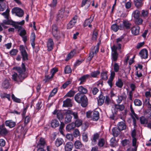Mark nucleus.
I'll list each match as a JSON object with an SVG mask.
<instances>
[{"instance_id": "nucleus-1", "label": "nucleus", "mask_w": 151, "mask_h": 151, "mask_svg": "<svg viewBox=\"0 0 151 151\" xmlns=\"http://www.w3.org/2000/svg\"><path fill=\"white\" fill-rule=\"evenodd\" d=\"M13 69L17 71L19 74L14 73L12 76V78L15 81H17L18 78L20 80H24L27 76L28 73L26 72V68L24 63H22L21 67L15 66Z\"/></svg>"}, {"instance_id": "nucleus-2", "label": "nucleus", "mask_w": 151, "mask_h": 151, "mask_svg": "<svg viewBox=\"0 0 151 151\" xmlns=\"http://www.w3.org/2000/svg\"><path fill=\"white\" fill-rule=\"evenodd\" d=\"M74 99L77 102L81 104L83 107H86L88 105V99L85 95L78 93L75 95Z\"/></svg>"}, {"instance_id": "nucleus-3", "label": "nucleus", "mask_w": 151, "mask_h": 151, "mask_svg": "<svg viewBox=\"0 0 151 151\" xmlns=\"http://www.w3.org/2000/svg\"><path fill=\"white\" fill-rule=\"evenodd\" d=\"M86 114L88 118H91L94 121H97L99 118V112L96 110H94L92 111H88L86 112Z\"/></svg>"}, {"instance_id": "nucleus-4", "label": "nucleus", "mask_w": 151, "mask_h": 151, "mask_svg": "<svg viewBox=\"0 0 151 151\" xmlns=\"http://www.w3.org/2000/svg\"><path fill=\"white\" fill-rule=\"evenodd\" d=\"M68 11H65L64 9H61L58 12V14L57 16V20H63L68 16Z\"/></svg>"}, {"instance_id": "nucleus-5", "label": "nucleus", "mask_w": 151, "mask_h": 151, "mask_svg": "<svg viewBox=\"0 0 151 151\" xmlns=\"http://www.w3.org/2000/svg\"><path fill=\"white\" fill-rule=\"evenodd\" d=\"M19 50L22 57L23 60H28V54L25 49L23 45L20 46Z\"/></svg>"}, {"instance_id": "nucleus-6", "label": "nucleus", "mask_w": 151, "mask_h": 151, "mask_svg": "<svg viewBox=\"0 0 151 151\" xmlns=\"http://www.w3.org/2000/svg\"><path fill=\"white\" fill-rule=\"evenodd\" d=\"M12 14H15L16 15L19 17H22L24 14L23 10L18 7L13 8L12 10Z\"/></svg>"}, {"instance_id": "nucleus-7", "label": "nucleus", "mask_w": 151, "mask_h": 151, "mask_svg": "<svg viewBox=\"0 0 151 151\" xmlns=\"http://www.w3.org/2000/svg\"><path fill=\"white\" fill-rule=\"evenodd\" d=\"M131 24L127 20H123L122 24H120L119 25L120 29L122 30L124 29H129L130 28Z\"/></svg>"}, {"instance_id": "nucleus-8", "label": "nucleus", "mask_w": 151, "mask_h": 151, "mask_svg": "<svg viewBox=\"0 0 151 151\" xmlns=\"http://www.w3.org/2000/svg\"><path fill=\"white\" fill-rule=\"evenodd\" d=\"M99 44L98 43L96 46H92L91 48V51L89 54V56L93 58L94 53L96 54L99 51Z\"/></svg>"}, {"instance_id": "nucleus-9", "label": "nucleus", "mask_w": 151, "mask_h": 151, "mask_svg": "<svg viewBox=\"0 0 151 151\" xmlns=\"http://www.w3.org/2000/svg\"><path fill=\"white\" fill-rule=\"evenodd\" d=\"M46 146V144L45 139L41 137L37 143V148H44Z\"/></svg>"}, {"instance_id": "nucleus-10", "label": "nucleus", "mask_w": 151, "mask_h": 151, "mask_svg": "<svg viewBox=\"0 0 151 151\" xmlns=\"http://www.w3.org/2000/svg\"><path fill=\"white\" fill-rule=\"evenodd\" d=\"M8 132L9 131L5 127L4 124L0 125V137L6 135Z\"/></svg>"}, {"instance_id": "nucleus-11", "label": "nucleus", "mask_w": 151, "mask_h": 151, "mask_svg": "<svg viewBox=\"0 0 151 151\" xmlns=\"http://www.w3.org/2000/svg\"><path fill=\"white\" fill-rule=\"evenodd\" d=\"M90 78L91 76L89 74H86L82 76L78 79V81H80L79 85L84 84L87 79Z\"/></svg>"}, {"instance_id": "nucleus-12", "label": "nucleus", "mask_w": 151, "mask_h": 151, "mask_svg": "<svg viewBox=\"0 0 151 151\" xmlns=\"http://www.w3.org/2000/svg\"><path fill=\"white\" fill-rule=\"evenodd\" d=\"M70 112H69L68 110L65 111L64 113V115L65 116V124H68L71 122L72 117L70 114Z\"/></svg>"}, {"instance_id": "nucleus-13", "label": "nucleus", "mask_w": 151, "mask_h": 151, "mask_svg": "<svg viewBox=\"0 0 151 151\" xmlns=\"http://www.w3.org/2000/svg\"><path fill=\"white\" fill-rule=\"evenodd\" d=\"M54 115H56V117L60 122L63 118V114L62 112L58 110L55 109L52 112Z\"/></svg>"}, {"instance_id": "nucleus-14", "label": "nucleus", "mask_w": 151, "mask_h": 151, "mask_svg": "<svg viewBox=\"0 0 151 151\" xmlns=\"http://www.w3.org/2000/svg\"><path fill=\"white\" fill-rule=\"evenodd\" d=\"M139 30L140 27L137 25L134 26L131 28V31L132 34L135 36L139 35Z\"/></svg>"}, {"instance_id": "nucleus-15", "label": "nucleus", "mask_w": 151, "mask_h": 151, "mask_svg": "<svg viewBox=\"0 0 151 151\" xmlns=\"http://www.w3.org/2000/svg\"><path fill=\"white\" fill-rule=\"evenodd\" d=\"M99 135L100 134L99 133H96L92 136L91 138L92 144L95 145L96 143L97 140L99 139Z\"/></svg>"}, {"instance_id": "nucleus-16", "label": "nucleus", "mask_w": 151, "mask_h": 151, "mask_svg": "<svg viewBox=\"0 0 151 151\" xmlns=\"http://www.w3.org/2000/svg\"><path fill=\"white\" fill-rule=\"evenodd\" d=\"M139 54L142 59H146L148 57V51L146 49H143L141 50Z\"/></svg>"}, {"instance_id": "nucleus-17", "label": "nucleus", "mask_w": 151, "mask_h": 151, "mask_svg": "<svg viewBox=\"0 0 151 151\" xmlns=\"http://www.w3.org/2000/svg\"><path fill=\"white\" fill-rule=\"evenodd\" d=\"M91 16L90 17V18L86 19L84 21L83 24L84 27H85L88 26L89 27H91L92 25L91 24L93 21L94 18V16L92 18Z\"/></svg>"}, {"instance_id": "nucleus-18", "label": "nucleus", "mask_w": 151, "mask_h": 151, "mask_svg": "<svg viewBox=\"0 0 151 151\" xmlns=\"http://www.w3.org/2000/svg\"><path fill=\"white\" fill-rule=\"evenodd\" d=\"M73 143L70 142H67L64 146L65 151H71L73 148Z\"/></svg>"}, {"instance_id": "nucleus-19", "label": "nucleus", "mask_w": 151, "mask_h": 151, "mask_svg": "<svg viewBox=\"0 0 151 151\" xmlns=\"http://www.w3.org/2000/svg\"><path fill=\"white\" fill-rule=\"evenodd\" d=\"M54 45V43L52 39L49 38L48 39L47 43V50L48 51L52 50L53 49Z\"/></svg>"}, {"instance_id": "nucleus-20", "label": "nucleus", "mask_w": 151, "mask_h": 151, "mask_svg": "<svg viewBox=\"0 0 151 151\" xmlns=\"http://www.w3.org/2000/svg\"><path fill=\"white\" fill-rule=\"evenodd\" d=\"M5 124L6 126L10 128H12L15 126L16 123L12 120H9L6 121Z\"/></svg>"}, {"instance_id": "nucleus-21", "label": "nucleus", "mask_w": 151, "mask_h": 151, "mask_svg": "<svg viewBox=\"0 0 151 151\" xmlns=\"http://www.w3.org/2000/svg\"><path fill=\"white\" fill-rule=\"evenodd\" d=\"M50 125L52 127L55 128L58 127L60 125V124L57 119H54L51 120Z\"/></svg>"}, {"instance_id": "nucleus-22", "label": "nucleus", "mask_w": 151, "mask_h": 151, "mask_svg": "<svg viewBox=\"0 0 151 151\" xmlns=\"http://www.w3.org/2000/svg\"><path fill=\"white\" fill-rule=\"evenodd\" d=\"M72 106L71 100L69 98L63 101V106L65 107H71Z\"/></svg>"}, {"instance_id": "nucleus-23", "label": "nucleus", "mask_w": 151, "mask_h": 151, "mask_svg": "<svg viewBox=\"0 0 151 151\" xmlns=\"http://www.w3.org/2000/svg\"><path fill=\"white\" fill-rule=\"evenodd\" d=\"M117 128L121 131L125 130L126 129L127 126L125 123L123 122H119L117 125Z\"/></svg>"}, {"instance_id": "nucleus-24", "label": "nucleus", "mask_w": 151, "mask_h": 151, "mask_svg": "<svg viewBox=\"0 0 151 151\" xmlns=\"http://www.w3.org/2000/svg\"><path fill=\"white\" fill-rule=\"evenodd\" d=\"M127 96L124 92L122 93L121 95H119L118 96V99L116 100L118 104L120 103L123 100H125Z\"/></svg>"}, {"instance_id": "nucleus-25", "label": "nucleus", "mask_w": 151, "mask_h": 151, "mask_svg": "<svg viewBox=\"0 0 151 151\" xmlns=\"http://www.w3.org/2000/svg\"><path fill=\"white\" fill-rule=\"evenodd\" d=\"M78 90L79 91L78 93H80L84 95L86 94L88 91L86 88L82 86H79L78 87Z\"/></svg>"}, {"instance_id": "nucleus-26", "label": "nucleus", "mask_w": 151, "mask_h": 151, "mask_svg": "<svg viewBox=\"0 0 151 151\" xmlns=\"http://www.w3.org/2000/svg\"><path fill=\"white\" fill-rule=\"evenodd\" d=\"M112 134L114 137H117L120 134L121 131L118 128L115 127L112 128Z\"/></svg>"}, {"instance_id": "nucleus-27", "label": "nucleus", "mask_w": 151, "mask_h": 151, "mask_svg": "<svg viewBox=\"0 0 151 151\" xmlns=\"http://www.w3.org/2000/svg\"><path fill=\"white\" fill-rule=\"evenodd\" d=\"M75 147L77 149H80L83 147V145L79 140H76L74 143Z\"/></svg>"}, {"instance_id": "nucleus-28", "label": "nucleus", "mask_w": 151, "mask_h": 151, "mask_svg": "<svg viewBox=\"0 0 151 151\" xmlns=\"http://www.w3.org/2000/svg\"><path fill=\"white\" fill-rule=\"evenodd\" d=\"M107 143L106 141L104 138H101L99 140L98 145L99 147H103Z\"/></svg>"}, {"instance_id": "nucleus-29", "label": "nucleus", "mask_w": 151, "mask_h": 151, "mask_svg": "<svg viewBox=\"0 0 151 151\" xmlns=\"http://www.w3.org/2000/svg\"><path fill=\"white\" fill-rule=\"evenodd\" d=\"M105 98V97L102 94L100 95L98 100V104L99 106H101L102 105L104 102Z\"/></svg>"}, {"instance_id": "nucleus-30", "label": "nucleus", "mask_w": 151, "mask_h": 151, "mask_svg": "<svg viewBox=\"0 0 151 151\" xmlns=\"http://www.w3.org/2000/svg\"><path fill=\"white\" fill-rule=\"evenodd\" d=\"M30 42L31 45L33 48L35 47V35L34 32L31 33V36Z\"/></svg>"}, {"instance_id": "nucleus-31", "label": "nucleus", "mask_w": 151, "mask_h": 151, "mask_svg": "<svg viewBox=\"0 0 151 151\" xmlns=\"http://www.w3.org/2000/svg\"><path fill=\"white\" fill-rule=\"evenodd\" d=\"M108 72L106 71H103L101 73V79L104 81H106L108 78L107 73Z\"/></svg>"}, {"instance_id": "nucleus-32", "label": "nucleus", "mask_w": 151, "mask_h": 151, "mask_svg": "<svg viewBox=\"0 0 151 151\" xmlns=\"http://www.w3.org/2000/svg\"><path fill=\"white\" fill-rule=\"evenodd\" d=\"M143 0H135L134 1V5L137 8L141 7L143 4Z\"/></svg>"}, {"instance_id": "nucleus-33", "label": "nucleus", "mask_w": 151, "mask_h": 151, "mask_svg": "<svg viewBox=\"0 0 151 151\" xmlns=\"http://www.w3.org/2000/svg\"><path fill=\"white\" fill-rule=\"evenodd\" d=\"M76 52V50L75 49H73V50L71 51L67 55V56L65 59V61H68L69 60L72 58Z\"/></svg>"}, {"instance_id": "nucleus-34", "label": "nucleus", "mask_w": 151, "mask_h": 151, "mask_svg": "<svg viewBox=\"0 0 151 151\" xmlns=\"http://www.w3.org/2000/svg\"><path fill=\"white\" fill-rule=\"evenodd\" d=\"M131 115L133 119V125L134 126H136V119H138V116L134 113V112L131 114Z\"/></svg>"}, {"instance_id": "nucleus-35", "label": "nucleus", "mask_w": 151, "mask_h": 151, "mask_svg": "<svg viewBox=\"0 0 151 151\" xmlns=\"http://www.w3.org/2000/svg\"><path fill=\"white\" fill-rule=\"evenodd\" d=\"M137 139L136 138H133L132 141V146L134 148H132V151H137V146L136 145Z\"/></svg>"}, {"instance_id": "nucleus-36", "label": "nucleus", "mask_w": 151, "mask_h": 151, "mask_svg": "<svg viewBox=\"0 0 151 151\" xmlns=\"http://www.w3.org/2000/svg\"><path fill=\"white\" fill-rule=\"evenodd\" d=\"M64 141L61 138H57L55 141L56 146L58 147L61 145L63 143Z\"/></svg>"}, {"instance_id": "nucleus-37", "label": "nucleus", "mask_w": 151, "mask_h": 151, "mask_svg": "<svg viewBox=\"0 0 151 151\" xmlns=\"http://www.w3.org/2000/svg\"><path fill=\"white\" fill-rule=\"evenodd\" d=\"M115 85L118 88H122L123 86V83L121 79L118 78L116 82Z\"/></svg>"}, {"instance_id": "nucleus-38", "label": "nucleus", "mask_w": 151, "mask_h": 151, "mask_svg": "<svg viewBox=\"0 0 151 151\" xmlns=\"http://www.w3.org/2000/svg\"><path fill=\"white\" fill-rule=\"evenodd\" d=\"M124 109V106L123 104L119 105L115 104L114 105V109L119 110V111H123Z\"/></svg>"}, {"instance_id": "nucleus-39", "label": "nucleus", "mask_w": 151, "mask_h": 151, "mask_svg": "<svg viewBox=\"0 0 151 151\" xmlns=\"http://www.w3.org/2000/svg\"><path fill=\"white\" fill-rule=\"evenodd\" d=\"M76 127V125L74 124V122H72L71 124H69L67 125L66 129L67 130L70 131L74 129Z\"/></svg>"}, {"instance_id": "nucleus-40", "label": "nucleus", "mask_w": 151, "mask_h": 151, "mask_svg": "<svg viewBox=\"0 0 151 151\" xmlns=\"http://www.w3.org/2000/svg\"><path fill=\"white\" fill-rule=\"evenodd\" d=\"M118 53L117 52L111 53V59L112 61L116 62L117 60Z\"/></svg>"}, {"instance_id": "nucleus-41", "label": "nucleus", "mask_w": 151, "mask_h": 151, "mask_svg": "<svg viewBox=\"0 0 151 151\" xmlns=\"http://www.w3.org/2000/svg\"><path fill=\"white\" fill-rule=\"evenodd\" d=\"M10 10L9 8H7L5 12L2 13L1 15H3L6 19H8L9 17Z\"/></svg>"}, {"instance_id": "nucleus-42", "label": "nucleus", "mask_w": 151, "mask_h": 151, "mask_svg": "<svg viewBox=\"0 0 151 151\" xmlns=\"http://www.w3.org/2000/svg\"><path fill=\"white\" fill-rule=\"evenodd\" d=\"M110 142V145L112 147H114L117 145V142L114 137L112 138Z\"/></svg>"}, {"instance_id": "nucleus-43", "label": "nucleus", "mask_w": 151, "mask_h": 151, "mask_svg": "<svg viewBox=\"0 0 151 151\" xmlns=\"http://www.w3.org/2000/svg\"><path fill=\"white\" fill-rule=\"evenodd\" d=\"M9 83L8 80H5L2 83V86L4 88L7 89L9 86Z\"/></svg>"}, {"instance_id": "nucleus-44", "label": "nucleus", "mask_w": 151, "mask_h": 151, "mask_svg": "<svg viewBox=\"0 0 151 151\" xmlns=\"http://www.w3.org/2000/svg\"><path fill=\"white\" fill-rule=\"evenodd\" d=\"M58 91V89L56 88H54L50 92L48 98V99H50V98L53 96Z\"/></svg>"}, {"instance_id": "nucleus-45", "label": "nucleus", "mask_w": 151, "mask_h": 151, "mask_svg": "<svg viewBox=\"0 0 151 151\" xmlns=\"http://www.w3.org/2000/svg\"><path fill=\"white\" fill-rule=\"evenodd\" d=\"M24 118V125L26 126L31 120V116L28 115Z\"/></svg>"}, {"instance_id": "nucleus-46", "label": "nucleus", "mask_w": 151, "mask_h": 151, "mask_svg": "<svg viewBox=\"0 0 151 151\" xmlns=\"http://www.w3.org/2000/svg\"><path fill=\"white\" fill-rule=\"evenodd\" d=\"M113 71L116 72V73H117L119 71L120 67L118 63H115L113 65Z\"/></svg>"}, {"instance_id": "nucleus-47", "label": "nucleus", "mask_w": 151, "mask_h": 151, "mask_svg": "<svg viewBox=\"0 0 151 151\" xmlns=\"http://www.w3.org/2000/svg\"><path fill=\"white\" fill-rule=\"evenodd\" d=\"M75 119L76 120L75 122H74V124L76 125V127H78L82 125V121L78 119V118Z\"/></svg>"}, {"instance_id": "nucleus-48", "label": "nucleus", "mask_w": 151, "mask_h": 151, "mask_svg": "<svg viewBox=\"0 0 151 151\" xmlns=\"http://www.w3.org/2000/svg\"><path fill=\"white\" fill-rule=\"evenodd\" d=\"M140 121L141 124H146L148 123V120L144 116H142L140 118Z\"/></svg>"}, {"instance_id": "nucleus-49", "label": "nucleus", "mask_w": 151, "mask_h": 151, "mask_svg": "<svg viewBox=\"0 0 151 151\" xmlns=\"http://www.w3.org/2000/svg\"><path fill=\"white\" fill-rule=\"evenodd\" d=\"M100 71L97 70L96 71L92 72L91 73V76L93 78H96L100 74Z\"/></svg>"}, {"instance_id": "nucleus-50", "label": "nucleus", "mask_w": 151, "mask_h": 151, "mask_svg": "<svg viewBox=\"0 0 151 151\" xmlns=\"http://www.w3.org/2000/svg\"><path fill=\"white\" fill-rule=\"evenodd\" d=\"M10 95L9 94H7L6 93H3L1 94V97L2 98H6L9 101H10Z\"/></svg>"}, {"instance_id": "nucleus-51", "label": "nucleus", "mask_w": 151, "mask_h": 151, "mask_svg": "<svg viewBox=\"0 0 151 151\" xmlns=\"http://www.w3.org/2000/svg\"><path fill=\"white\" fill-rule=\"evenodd\" d=\"M64 71L65 74H68L72 72V70L69 65L66 66L64 68Z\"/></svg>"}, {"instance_id": "nucleus-52", "label": "nucleus", "mask_w": 151, "mask_h": 151, "mask_svg": "<svg viewBox=\"0 0 151 151\" xmlns=\"http://www.w3.org/2000/svg\"><path fill=\"white\" fill-rule=\"evenodd\" d=\"M68 111L70 112V115H72L73 116L74 119H77L78 118L77 112H74L70 110H68Z\"/></svg>"}, {"instance_id": "nucleus-53", "label": "nucleus", "mask_w": 151, "mask_h": 151, "mask_svg": "<svg viewBox=\"0 0 151 151\" xmlns=\"http://www.w3.org/2000/svg\"><path fill=\"white\" fill-rule=\"evenodd\" d=\"M98 35L97 30L96 29H95L93 32L92 39L93 40H96L97 39Z\"/></svg>"}, {"instance_id": "nucleus-54", "label": "nucleus", "mask_w": 151, "mask_h": 151, "mask_svg": "<svg viewBox=\"0 0 151 151\" xmlns=\"http://www.w3.org/2000/svg\"><path fill=\"white\" fill-rule=\"evenodd\" d=\"M143 20L139 17L135 19L134 23L136 24L140 25L142 23Z\"/></svg>"}, {"instance_id": "nucleus-55", "label": "nucleus", "mask_w": 151, "mask_h": 151, "mask_svg": "<svg viewBox=\"0 0 151 151\" xmlns=\"http://www.w3.org/2000/svg\"><path fill=\"white\" fill-rule=\"evenodd\" d=\"M42 106V102L41 100L38 101L37 103L36 104L35 108L36 110H39L41 109Z\"/></svg>"}, {"instance_id": "nucleus-56", "label": "nucleus", "mask_w": 151, "mask_h": 151, "mask_svg": "<svg viewBox=\"0 0 151 151\" xmlns=\"http://www.w3.org/2000/svg\"><path fill=\"white\" fill-rule=\"evenodd\" d=\"M140 12L139 10H136L133 13V16L135 19L139 17Z\"/></svg>"}, {"instance_id": "nucleus-57", "label": "nucleus", "mask_w": 151, "mask_h": 151, "mask_svg": "<svg viewBox=\"0 0 151 151\" xmlns=\"http://www.w3.org/2000/svg\"><path fill=\"white\" fill-rule=\"evenodd\" d=\"M134 103L135 106H141L142 104V103L141 101L137 99H135L134 100Z\"/></svg>"}, {"instance_id": "nucleus-58", "label": "nucleus", "mask_w": 151, "mask_h": 151, "mask_svg": "<svg viewBox=\"0 0 151 151\" xmlns=\"http://www.w3.org/2000/svg\"><path fill=\"white\" fill-rule=\"evenodd\" d=\"M18 52V50L16 49H12L9 52V54L11 56L16 55Z\"/></svg>"}, {"instance_id": "nucleus-59", "label": "nucleus", "mask_w": 151, "mask_h": 151, "mask_svg": "<svg viewBox=\"0 0 151 151\" xmlns=\"http://www.w3.org/2000/svg\"><path fill=\"white\" fill-rule=\"evenodd\" d=\"M119 26H118L116 24H114L112 25L111 29L113 31L116 32L119 29Z\"/></svg>"}, {"instance_id": "nucleus-60", "label": "nucleus", "mask_w": 151, "mask_h": 151, "mask_svg": "<svg viewBox=\"0 0 151 151\" xmlns=\"http://www.w3.org/2000/svg\"><path fill=\"white\" fill-rule=\"evenodd\" d=\"M58 31L52 32V34L55 39L57 40L59 39L60 37L58 35Z\"/></svg>"}, {"instance_id": "nucleus-61", "label": "nucleus", "mask_w": 151, "mask_h": 151, "mask_svg": "<svg viewBox=\"0 0 151 151\" xmlns=\"http://www.w3.org/2000/svg\"><path fill=\"white\" fill-rule=\"evenodd\" d=\"M12 98L13 101L15 102L18 103L21 102V100L20 99L15 97L13 94L12 95Z\"/></svg>"}, {"instance_id": "nucleus-62", "label": "nucleus", "mask_w": 151, "mask_h": 151, "mask_svg": "<svg viewBox=\"0 0 151 151\" xmlns=\"http://www.w3.org/2000/svg\"><path fill=\"white\" fill-rule=\"evenodd\" d=\"M130 142L128 139H124L121 141V143L123 146H125L129 144Z\"/></svg>"}, {"instance_id": "nucleus-63", "label": "nucleus", "mask_w": 151, "mask_h": 151, "mask_svg": "<svg viewBox=\"0 0 151 151\" xmlns=\"http://www.w3.org/2000/svg\"><path fill=\"white\" fill-rule=\"evenodd\" d=\"M14 23V22L12 20H9V19H7V20H3V23L4 24L10 25L13 24Z\"/></svg>"}, {"instance_id": "nucleus-64", "label": "nucleus", "mask_w": 151, "mask_h": 151, "mask_svg": "<svg viewBox=\"0 0 151 151\" xmlns=\"http://www.w3.org/2000/svg\"><path fill=\"white\" fill-rule=\"evenodd\" d=\"M6 8V4L2 2L0 3V11H4Z\"/></svg>"}]
</instances>
